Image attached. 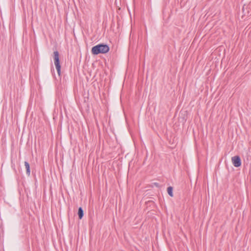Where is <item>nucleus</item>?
I'll list each match as a JSON object with an SVG mask.
<instances>
[{
	"mask_svg": "<svg viewBox=\"0 0 251 251\" xmlns=\"http://www.w3.org/2000/svg\"><path fill=\"white\" fill-rule=\"evenodd\" d=\"M232 163L235 167H239L241 165V160L239 156L236 155L231 158Z\"/></svg>",
	"mask_w": 251,
	"mask_h": 251,
	"instance_id": "obj_3",
	"label": "nucleus"
},
{
	"mask_svg": "<svg viewBox=\"0 0 251 251\" xmlns=\"http://www.w3.org/2000/svg\"><path fill=\"white\" fill-rule=\"evenodd\" d=\"M25 166L26 169V174L27 176L30 175V165L27 161H25Z\"/></svg>",
	"mask_w": 251,
	"mask_h": 251,
	"instance_id": "obj_4",
	"label": "nucleus"
},
{
	"mask_svg": "<svg viewBox=\"0 0 251 251\" xmlns=\"http://www.w3.org/2000/svg\"><path fill=\"white\" fill-rule=\"evenodd\" d=\"M167 193L168 194V195L171 197H174V194H173V187L172 186H169L167 188Z\"/></svg>",
	"mask_w": 251,
	"mask_h": 251,
	"instance_id": "obj_6",
	"label": "nucleus"
},
{
	"mask_svg": "<svg viewBox=\"0 0 251 251\" xmlns=\"http://www.w3.org/2000/svg\"><path fill=\"white\" fill-rule=\"evenodd\" d=\"M152 184L153 185H154L155 186H156V187H158V188L160 187V185L157 182H154V183H152Z\"/></svg>",
	"mask_w": 251,
	"mask_h": 251,
	"instance_id": "obj_7",
	"label": "nucleus"
},
{
	"mask_svg": "<svg viewBox=\"0 0 251 251\" xmlns=\"http://www.w3.org/2000/svg\"><path fill=\"white\" fill-rule=\"evenodd\" d=\"M109 47L104 43L98 44L92 48L91 52L93 55L105 54L109 51Z\"/></svg>",
	"mask_w": 251,
	"mask_h": 251,
	"instance_id": "obj_1",
	"label": "nucleus"
},
{
	"mask_svg": "<svg viewBox=\"0 0 251 251\" xmlns=\"http://www.w3.org/2000/svg\"><path fill=\"white\" fill-rule=\"evenodd\" d=\"M52 56L57 74L60 76L61 75V65L60 63L59 52L57 50L54 51Z\"/></svg>",
	"mask_w": 251,
	"mask_h": 251,
	"instance_id": "obj_2",
	"label": "nucleus"
},
{
	"mask_svg": "<svg viewBox=\"0 0 251 251\" xmlns=\"http://www.w3.org/2000/svg\"><path fill=\"white\" fill-rule=\"evenodd\" d=\"M77 214L79 219L81 220L84 216V211L81 207L78 208Z\"/></svg>",
	"mask_w": 251,
	"mask_h": 251,
	"instance_id": "obj_5",
	"label": "nucleus"
}]
</instances>
